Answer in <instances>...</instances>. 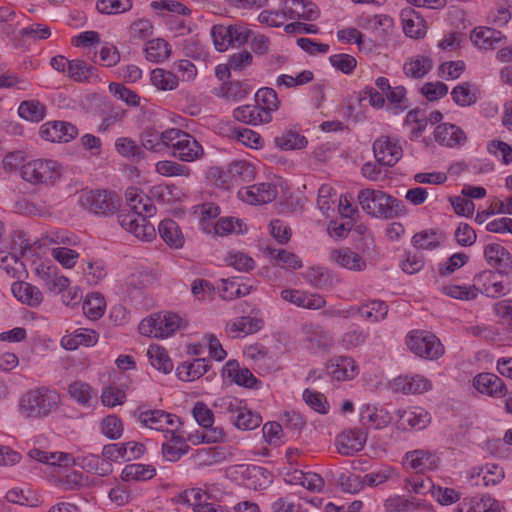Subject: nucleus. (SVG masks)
<instances>
[{
	"mask_svg": "<svg viewBox=\"0 0 512 512\" xmlns=\"http://www.w3.org/2000/svg\"><path fill=\"white\" fill-rule=\"evenodd\" d=\"M357 200L362 210L375 218L392 219L405 212L401 200L381 190L362 189L358 192Z\"/></svg>",
	"mask_w": 512,
	"mask_h": 512,
	"instance_id": "f257e3e1",
	"label": "nucleus"
},
{
	"mask_svg": "<svg viewBox=\"0 0 512 512\" xmlns=\"http://www.w3.org/2000/svg\"><path fill=\"white\" fill-rule=\"evenodd\" d=\"M60 403V394L49 387L42 386L24 393L19 401V410L26 418L42 419L56 410Z\"/></svg>",
	"mask_w": 512,
	"mask_h": 512,
	"instance_id": "f03ea898",
	"label": "nucleus"
},
{
	"mask_svg": "<svg viewBox=\"0 0 512 512\" xmlns=\"http://www.w3.org/2000/svg\"><path fill=\"white\" fill-rule=\"evenodd\" d=\"M22 178L32 185H53L62 176V166L52 159H34L21 166Z\"/></svg>",
	"mask_w": 512,
	"mask_h": 512,
	"instance_id": "7ed1b4c3",
	"label": "nucleus"
},
{
	"mask_svg": "<svg viewBox=\"0 0 512 512\" xmlns=\"http://www.w3.org/2000/svg\"><path fill=\"white\" fill-rule=\"evenodd\" d=\"M182 319L177 314L166 312L150 315L139 324V332L143 336L167 338L181 326Z\"/></svg>",
	"mask_w": 512,
	"mask_h": 512,
	"instance_id": "20e7f679",
	"label": "nucleus"
},
{
	"mask_svg": "<svg viewBox=\"0 0 512 512\" xmlns=\"http://www.w3.org/2000/svg\"><path fill=\"white\" fill-rule=\"evenodd\" d=\"M406 344L412 353L424 359L435 360L444 354L440 340L428 331H411L406 336Z\"/></svg>",
	"mask_w": 512,
	"mask_h": 512,
	"instance_id": "39448f33",
	"label": "nucleus"
},
{
	"mask_svg": "<svg viewBox=\"0 0 512 512\" xmlns=\"http://www.w3.org/2000/svg\"><path fill=\"white\" fill-rule=\"evenodd\" d=\"M79 205L94 214L108 215L119 206V196L107 190L82 191L78 198Z\"/></svg>",
	"mask_w": 512,
	"mask_h": 512,
	"instance_id": "423d86ee",
	"label": "nucleus"
},
{
	"mask_svg": "<svg viewBox=\"0 0 512 512\" xmlns=\"http://www.w3.org/2000/svg\"><path fill=\"white\" fill-rule=\"evenodd\" d=\"M171 154L183 162H194L204 155L202 145L189 133L174 129L170 144Z\"/></svg>",
	"mask_w": 512,
	"mask_h": 512,
	"instance_id": "0eeeda50",
	"label": "nucleus"
},
{
	"mask_svg": "<svg viewBox=\"0 0 512 512\" xmlns=\"http://www.w3.org/2000/svg\"><path fill=\"white\" fill-rule=\"evenodd\" d=\"M146 215L137 213H125L120 211L117 215L118 223L123 229L133 234L142 241H151L156 236L153 224L147 220Z\"/></svg>",
	"mask_w": 512,
	"mask_h": 512,
	"instance_id": "6e6552de",
	"label": "nucleus"
},
{
	"mask_svg": "<svg viewBox=\"0 0 512 512\" xmlns=\"http://www.w3.org/2000/svg\"><path fill=\"white\" fill-rule=\"evenodd\" d=\"M35 274L44 289L53 295L64 292L70 285L69 279L62 275L54 265L41 263L36 267Z\"/></svg>",
	"mask_w": 512,
	"mask_h": 512,
	"instance_id": "1a4fd4ad",
	"label": "nucleus"
},
{
	"mask_svg": "<svg viewBox=\"0 0 512 512\" xmlns=\"http://www.w3.org/2000/svg\"><path fill=\"white\" fill-rule=\"evenodd\" d=\"M403 461L416 473H426L436 470L441 460L437 451L422 448L406 452Z\"/></svg>",
	"mask_w": 512,
	"mask_h": 512,
	"instance_id": "9d476101",
	"label": "nucleus"
},
{
	"mask_svg": "<svg viewBox=\"0 0 512 512\" xmlns=\"http://www.w3.org/2000/svg\"><path fill=\"white\" fill-rule=\"evenodd\" d=\"M374 156L380 165L394 166L402 157L399 141L389 136H380L373 143Z\"/></svg>",
	"mask_w": 512,
	"mask_h": 512,
	"instance_id": "9b49d317",
	"label": "nucleus"
},
{
	"mask_svg": "<svg viewBox=\"0 0 512 512\" xmlns=\"http://www.w3.org/2000/svg\"><path fill=\"white\" fill-rule=\"evenodd\" d=\"M503 273L490 270L483 271L474 277V285L480 287V292L491 298L508 293V282L504 281Z\"/></svg>",
	"mask_w": 512,
	"mask_h": 512,
	"instance_id": "f8f14e48",
	"label": "nucleus"
},
{
	"mask_svg": "<svg viewBox=\"0 0 512 512\" xmlns=\"http://www.w3.org/2000/svg\"><path fill=\"white\" fill-rule=\"evenodd\" d=\"M139 421L145 427L162 431L166 434L171 428L181 427L182 423L178 416L167 413L163 410H146L139 414Z\"/></svg>",
	"mask_w": 512,
	"mask_h": 512,
	"instance_id": "ddd939ff",
	"label": "nucleus"
},
{
	"mask_svg": "<svg viewBox=\"0 0 512 512\" xmlns=\"http://www.w3.org/2000/svg\"><path fill=\"white\" fill-rule=\"evenodd\" d=\"M302 341L309 350H328L333 345V339L324 328L316 323L305 322L301 326Z\"/></svg>",
	"mask_w": 512,
	"mask_h": 512,
	"instance_id": "4468645a",
	"label": "nucleus"
},
{
	"mask_svg": "<svg viewBox=\"0 0 512 512\" xmlns=\"http://www.w3.org/2000/svg\"><path fill=\"white\" fill-rule=\"evenodd\" d=\"M384 508L387 512H431L432 505L416 496L395 494L384 501Z\"/></svg>",
	"mask_w": 512,
	"mask_h": 512,
	"instance_id": "2eb2a0df",
	"label": "nucleus"
},
{
	"mask_svg": "<svg viewBox=\"0 0 512 512\" xmlns=\"http://www.w3.org/2000/svg\"><path fill=\"white\" fill-rule=\"evenodd\" d=\"M166 442L162 444V454L170 462L178 461L188 452L185 433L181 427L171 428L164 434Z\"/></svg>",
	"mask_w": 512,
	"mask_h": 512,
	"instance_id": "dca6fc26",
	"label": "nucleus"
},
{
	"mask_svg": "<svg viewBox=\"0 0 512 512\" xmlns=\"http://www.w3.org/2000/svg\"><path fill=\"white\" fill-rule=\"evenodd\" d=\"M277 196V189L270 183L254 184L238 191V197L251 205H262L272 202Z\"/></svg>",
	"mask_w": 512,
	"mask_h": 512,
	"instance_id": "f3484780",
	"label": "nucleus"
},
{
	"mask_svg": "<svg viewBox=\"0 0 512 512\" xmlns=\"http://www.w3.org/2000/svg\"><path fill=\"white\" fill-rule=\"evenodd\" d=\"M281 5L291 20L314 21L320 11L312 0H282Z\"/></svg>",
	"mask_w": 512,
	"mask_h": 512,
	"instance_id": "a211bd4d",
	"label": "nucleus"
},
{
	"mask_svg": "<svg viewBox=\"0 0 512 512\" xmlns=\"http://www.w3.org/2000/svg\"><path fill=\"white\" fill-rule=\"evenodd\" d=\"M367 433L360 428L343 431L336 438L337 450L340 454L350 456L364 448Z\"/></svg>",
	"mask_w": 512,
	"mask_h": 512,
	"instance_id": "6ab92c4d",
	"label": "nucleus"
},
{
	"mask_svg": "<svg viewBox=\"0 0 512 512\" xmlns=\"http://www.w3.org/2000/svg\"><path fill=\"white\" fill-rule=\"evenodd\" d=\"M78 134L77 128L64 121L47 122L40 128V135L50 142H69Z\"/></svg>",
	"mask_w": 512,
	"mask_h": 512,
	"instance_id": "aec40b11",
	"label": "nucleus"
},
{
	"mask_svg": "<svg viewBox=\"0 0 512 512\" xmlns=\"http://www.w3.org/2000/svg\"><path fill=\"white\" fill-rule=\"evenodd\" d=\"M281 298L298 307L310 310H318L326 305V300L322 295L296 289L282 290Z\"/></svg>",
	"mask_w": 512,
	"mask_h": 512,
	"instance_id": "412c9836",
	"label": "nucleus"
},
{
	"mask_svg": "<svg viewBox=\"0 0 512 512\" xmlns=\"http://www.w3.org/2000/svg\"><path fill=\"white\" fill-rule=\"evenodd\" d=\"M484 257L488 264L495 267L500 273H512V255L498 243H489L484 247Z\"/></svg>",
	"mask_w": 512,
	"mask_h": 512,
	"instance_id": "4be33fe9",
	"label": "nucleus"
},
{
	"mask_svg": "<svg viewBox=\"0 0 512 512\" xmlns=\"http://www.w3.org/2000/svg\"><path fill=\"white\" fill-rule=\"evenodd\" d=\"M223 375L239 386L252 389H258L261 386V381L248 368L240 366L235 360H229L225 364Z\"/></svg>",
	"mask_w": 512,
	"mask_h": 512,
	"instance_id": "5701e85b",
	"label": "nucleus"
},
{
	"mask_svg": "<svg viewBox=\"0 0 512 512\" xmlns=\"http://www.w3.org/2000/svg\"><path fill=\"white\" fill-rule=\"evenodd\" d=\"M327 370L332 379L337 381H348L358 374L356 362L349 356L333 357L328 362Z\"/></svg>",
	"mask_w": 512,
	"mask_h": 512,
	"instance_id": "b1692460",
	"label": "nucleus"
},
{
	"mask_svg": "<svg viewBox=\"0 0 512 512\" xmlns=\"http://www.w3.org/2000/svg\"><path fill=\"white\" fill-rule=\"evenodd\" d=\"M330 260L344 269L356 272L364 271L367 267L365 259L348 247L333 249Z\"/></svg>",
	"mask_w": 512,
	"mask_h": 512,
	"instance_id": "393cba45",
	"label": "nucleus"
},
{
	"mask_svg": "<svg viewBox=\"0 0 512 512\" xmlns=\"http://www.w3.org/2000/svg\"><path fill=\"white\" fill-rule=\"evenodd\" d=\"M399 418V425L403 428L422 430L431 422V415L422 407L399 409L396 412Z\"/></svg>",
	"mask_w": 512,
	"mask_h": 512,
	"instance_id": "a878e982",
	"label": "nucleus"
},
{
	"mask_svg": "<svg viewBox=\"0 0 512 512\" xmlns=\"http://www.w3.org/2000/svg\"><path fill=\"white\" fill-rule=\"evenodd\" d=\"M435 141L446 147H457L466 143L465 132L458 126L450 123L438 125L434 130Z\"/></svg>",
	"mask_w": 512,
	"mask_h": 512,
	"instance_id": "bb28decb",
	"label": "nucleus"
},
{
	"mask_svg": "<svg viewBox=\"0 0 512 512\" xmlns=\"http://www.w3.org/2000/svg\"><path fill=\"white\" fill-rule=\"evenodd\" d=\"M125 199L131 208L130 211H125V213H137L146 216H153L156 213V207L151 198L136 187L126 189Z\"/></svg>",
	"mask_w": 512,
	"mask_h": 512,
	"instance_id": "cd10ccee",
	"label": "nucleus"
},
{
	"mask_svg": "<svg viewBox=\"0 0 512 512\" xmlns=\"http://www.w3.org/2000/svg\"><path fill=\"white\" fill-rule=\"evenodd\" d=\"M393 387L404 394H421L431 390L432 383L422 375H404L394 379Z\"/></svg>",
	"mask_w": 512,
	"mask_h": 512,
	"instance_id": "c85d7f7f",
	"label": "nucleus"
},
{
	"mask_svg": "<svg viewBox=\"0 0 512 512\" xmlns=\"http://www.w3.org/2000/svg\"><path fill=\"white\" fill-rule=\"evenodd\" d=\"M475 389L491 397L499 398L506 394L503 380L492 373H480L473 380Z\"/></svg>",
	"mask_w": 512,
	"mask_h": 512,
	"instance_id": "c756f323",
	"label": "nucleus"
},
{
	"mask_svg": "<svg viewBox=\"0 0 512 512\" xmlns=\"http://www.w3.org/2000/svg\"><path fill=\"white\" fill-rule=\"evenodd\" d=\"M360 422L365 428L382 429L391 422V416L383 408L365 404L360 409Z\"/></svg>",
	"mask_w": 512,
	"mask_h": 512,
	"instance_id": "7c9ffc66",
	"label": "nucleus"
},
{
	"mask_svg": "<svg viewBox=\"0 0 512 512\" xmlns=\"http://www.w3.org/2000/svg\"><path fill=\"white\" fill-rule=\"evenodd\" d=\"M263 327V321L257 317L242 316L226 324V333L232 338L255 333Z\"/></svg>",
	"mask_w": 512,
	"mask_h": 512,
	"instance_id": "2f4dec72",
	"label": "nucleus"
},
{
	"mask_svg": "<svg viewBox=\"0 0 512 512\" xmlns=\"http://www.w3.org/2000/svg\"><path fill=\"white\" fill-rule=\"evenodd\" d=\"M401 20L404 33L414 39L422 38L426 33L424 18L414 9L408 7L401 11Z\"/></svg>",
	"mask_w": 512,
	"mask_h": 512,
	"instance_id": "473e14b6",
	"label": "nucleus"
},
{
	"mask_svg": "<svg viewBox=\"0 0 512 512\" xmlns=\"http://www.w3.org/2000/svg\"><path fill=\"white\" fill-rule=\"evenodd\" d=\"M175 128L166 129L163 132L156 130H146L142 133L141 142L142 146L152 152H161L165 148L170 149L172 136L174 135Z\"/></svg>",
	"mask_w": 512,
	"mask_h": 512,
	"instance_id": "72a5a7b5",
	"label": "nucleus"
},
{
	"mask_svg": "<svg viewBox=\"0 0 512 512\" xmlns=\"http://www.w3.org/2000/svg\"><path fill=\"white\" fill-rule=\"evenodd\" d=\"M388 313V305L384 301L371 300L360 306H353V316L358 314L362 320L377 323L384 320Z\"/></svg>",
	"mask_w": 512,
	"mask_h": 512,
	"instance_id": "f704fd0d",
	"label": "nucleus"
},
{
	"mask_svg": "<svg viewBox=\"0 0 512 512\" xmlns=\"http://www.w3.org/2000/svg\"><path fill=\"white\" fill-rule=\"evenodd\" d=\"M233 116L237 121L254 126L269 123L272 120V115L263 111L257 104L239 106L234 109Z\"/></svg>",
	"mask_w": 512,
	"mask_h": 512,
	"instance_id": "c9c22d12",
	"label": "nucleus"
},
{
	"mask_svg": "<svg viewBox=\"0 0 512 512\" xmlns=\"http://www.w3.org/2000/svg\"><path fill=\"white\" fill-rule=\"evenodd\" d=\"M433 60L429 55L417 54L407 58L403 65L404 74L412 79L424 78L432 69Z\"/></svg>",
	"mask_w": 512,
	"mask_h": 512,
	"instance_id": "e433bc0d",
	"label": "nucleus"
},
{
	"mask_svg": "<svg viewBox=\"0 0 512 512\" xmlns=\"http://www.w3.org/2000/svg\"><path fill=\"white\" fill-rule=\"evenodd\" d=\"M11 291L20 302L30 307H38L43 302V294L40 289L30 283L14 282Z\"/></svg>",
	"mask_w": 512,
	"mask_h": 512,
	"instance_id": "4c0bfd02",
	"label": "nucleus"
},
{
	"mask_svg": "<svg viewBox=\"0 0 512 512\" xmlns=\"http://www.w3.org/2000/svg\"><path fill=\"white\" fill-rule=\"evenodd\" d=\"M471 41L479 49L490 50L505 39L502 32L489 27H476L470 35Z\"/></svg>",
	"mask_w": 512,
	"mask_h": 512,
	"instance_id": "58836bf2",
	"label": "nucleus"
},
{
	"mask_svg": "<svg viewBox=\"0 0 512 512\" xmlns=\"http://www.w3.org/2000/svg\"><path fill=\"white\" fill-rule=\"evenodd\" d=\"M209 368L208 360L197 358L191 362L181 363L176 369V374L181 381L190 382L202 377Z\"/></svg>",
	"mask_w": 512,
	"mask_h": 512,
	"instance_id": "ea45409f",
	"label": "nucleus"
},
{
	"mask_svg": "<svg viewBox=\"0 0 512 512\" xmlns=\"http://www.w3.org/2000/svg\"><path fill=\"white\" fill-rule=\"evenodd\" d=\"M158 231L163 241L172 248H181L184 236L178 224L172 219H164L159 223Z\"/></svg>",
	"mask_w": 512,
	"mask_h": 512,
	"instance_id": "a19ab883",
	"label": "nucleus"
},
{
	"mask_svg": "<svg viewBox=\"0 0 512 512\" xmlns=\"http://www.w3.org/2000/svg\"><path fill=\"white\" fill-rule=\"evenodd\" d=\"M68 394L79 405L91 407L97 396L90 384L83 381H74L68 386Z\"/></svg>",
	"mask_w": 512,
	"mask_h": 512,
	"instance_id": "79ce46f5",
	"label": "nucleus"
},
{
	"mask_svg": "<svg viewBox=\"0 0 512 512\" xmlns=\"http://www.w3.org/2000/svg\"><path fill=\"white\" fill-rule=\"evenodd\" d=\"M28 454L30 458L49 465L68 467L72 465V462H74V457L71 454L65 452H47L33 448L29 451Z\"/></svg>",
	"mask_w": 512,
	"mask_h": 512,
	"instance_id": "37998d69",
	"label": "nucleus"
},
{
	"mask_svg": "<svg viewBox=\"0 0 512 512\" xmlns=\"http://www.w3.org/2000/svg\"><path fill=\"white\" fill-rule=\"evenodd\" d=\"M156 475V469L152 465L140 463L126 465L121 473L123 481H146Z\"/></svg>",
	"mask_w": 512,
	"mask_h": 512,
	"instance_id": "c03bdc74",
	"label": "nucleus"
},
{
	"mask_svg": "<svg viewBox=\"0 0 512 512\" xmlns=\"http://www.w3.org/2000/svg\"><path fill=\"white\" fill-rule=\"evenodd\" d=\"M477 91L474 85L469 82H462L452 89L451 97L457 105L467 107L476 103L478 99Z\"/></svg>",
	"mask_w": 512,
	"mask_h": 512,
	"instance_id": "a18cd8bd",
	"label": "nucleus"
},
{
	"mask_svg": "<svg viewBox=\"0 0 512 512\" xmlns=\"http://www.w3.org/2000/svg\"><path fill=\"white\" fill-rule=\"evenodd\" d=\"M171 53L170 45L164 39H152L146 43V59L153 63L163 62L168 59Z\"/></svg>",
	"mask_w": 512,
	"mask_h": 512,
	"instance_id": "49530a36",
	"label": "nucleus"
},
{
	"mask_svg": "<svg viewBox=\"0 0 512 512\" xmlns=\"http://www.w3.org/2000/svg\"><path fill=\"white\" fill-rule=\"evenodd\" d=\"M147 356L150 364L158 371L168 374L173 370V363L164 348L158 345H150Z\"/></svg>",
	"mask_w": 512,
	"mask_h": 512,
	"instance_id": "de8ad7c7",
	"label": "nucleus"
},
{
	"mask_svg": "<svg viewBox=\"0 0 512 512\" xmlns=\"http://www.w3.org/2000/svg\"><path fill=\"white\" fill-rule=\"evenodd\" d=\"M18 114L25 120L39 122L43 120L46 115V107L37 100L23 101L19 105Z\"/></svg>",
	"mask_w": 512,
	"mask_h": 512,
	"instance_id": "09e8293b",
	"label": "nucleus"
},
{
	"mask_svg": "<svg viewBox=\"0 0 512 512\" xmlns=\"http://www.w3.org/2000/svg\"><path fill=\"white\" fill-rule=\"evenodd\" d=\"M105 308V299L99 293L88 294L82 306L84 314L92 320H97L102 317L105 312Z\"/></svg>",
	"mask_w": 512,
	"mask_h": 512,
	"instance_id": "8fccbe9b",
	"label": "nucleus"
},
{
	"mask_svg": "<svg viewBox=\"0 0 512 512\" xmlns=\"http://www.w3.org/2000/svg\"><path fill=\"white\" fill-rule=\"evenodd\" d=\"M151 82L159 90H174L179 83V77L173 72L156 68L151 72Z\"/></svg>",
	"mask_w": 512,
	"mask_h": 512,
	"instance_id": "3c124183",
	"label": "nucleus"
},
{
	"mask_svg": "<svg viewBox=\"0 0 512 512\" xmlns=\"http://www.w3.org/2000/svg\"><path fill=\"white\" fill-rule=\"evenodd\" d=\"M100 432L110 440H118L124 432L123 422L115 414L108 415L100 423Z\"/></svg>",
	"mask_w": 512,
	"mask_h": 512,
	"instance_id": "603ef678",
	"label": "nucleus"
},
{
	"mask_svg": "<svg viewBox=\"0 0 512 512\" xmlns=\"http://www.w3.org/2000/svg\"><path fill=\"white\" fill-rule=\"evenodd\" d=\"M155 170L158 174L165 177H189L191 169L183 164L171 160L158 161L155 165Z\"/></svg>",
	"mask_w": 512,
	"mask_h": 512,
	"instance_id": "864d4df0",
	"label": "nucleus"
},
{
	"mask_svg": "<svg viewBox=\"0 0 512 512\" xmlns=\"http://www.w3.org/2000/svg\"><path fill=\"white\" fill-rule=\"evenodd\" d=\"M255 102L263 111L271 114L279 107V100L274 89L263 87L260 88L255 95Z\"/></svg>",
	"mask_w": 512,
	"mask_h": 512,
	"instance_id": "5fc2aeb1",
	"label": "nucleus"
},
{
	"mask_svg": "<svg viewBox=\"0 0 512 512\" xmlns=\"http://www.w3.org/2000/svg\"><path fill=\"white\" fill-rule=\"evenodd\" d=\"M115 149L118 154L128 159L140 160L144 158L142 148L135 141L127 137L118 138L115 142Z\"/></svg>",
	"mask_w": 512,
	"mask_h": 512,
	"instance_id": "6e6d98bb",
	"label": "nucleus"
},
{
	"mask_svg": "<svg viewBox=\"0 0 512 512\" xmlns=\"http://www.w3.org/2000/svg\"><path fill=\"white\" fill-rule=\"evenodd\" d=\"M232 421L236 428L245 431L254 430L259 427L262 422V418L258 413H255L244 406L243 411H240V413L236 415Z\"/></svg>",
	"mask_w": 512,
	"mask_h": 512,
	"instance_id": "4d7b16f0",
	"label": "nucleus"
},
{
	"mask_svg": "<svg viewBox=\"0 0 512 512\" xmlns=\"http://www.w3.org/2000/svg\"><path fill=\"white\" fill-rule=\"evenodd\" d=\"M268 250L273 260L282 268L296 270L302 267V261L296 254L283 249Z\"/></svg>",
	"mask_w": 512,
	"mask_h": 512,
	"instance_id": "13d9d810",
	"label": "nucleus"
},
{
	"mask_svg": "<svg viewBox=\"0 0 512 512\" xmlns=\"http://www.w3.org/2000/svg\"><path fill=\"white\" fill-rule=\"evenodd\" d=\"M303 400L312 410L317 413L327 414L329 412L330 405L327 401V398L320 392L305 389L303 391Z\"/></svg>",
	"mask_w": 512,
	"mask_h": 512,
	"instance_id": "bf43d9fd",
	"label": "nucleus"
},
{
	"mask_svg": "<svg viewBox=\"0 0 512 512\" xmlns=\"http://www.w3.org/2000/svg\"><path fill=\"white\" fill-rule=\"evenodd\" d=\"M96 8L101 14H120L132 8L131 0H98Z\"/></svg>",
	"mask_w": 512,
	"mask_h": 512,
	"instance_id": "052dcab7",
	"label": "nucleus"
},
{
	"mask_svg": "<svg viewBox=\"0 0 512 512\" xmlns=\"http://www.w3.org/2000/svg\"><path fill=\"white\" fill-rule=\"evenodd\" d=\"M504 469L494 463H487L479 468L478 476L482 478L484 485H496L504 479Z\"/></svg>",
	"mask_w": 512,
	"mask_h": 512,
	"instance_id": "680f3d73",
	"label": "nucleus"
},
{
	"mask_svg": "<svg viewBox=\"0 0 512 512\" xmlns=\"http://www.w3.org/2000/svg\"><path fill=\"white\" fill-rule=\"evenodd\" d=\"M276 143L282 150H294L304 148L307 140L297 132L286 131L276 138Z\"/></svg>",
	"mask_w": 512,
	"mask_h": 512,
	"instance_id": "e2e57ef3",
	"label": "nucleus"
},
{
	"mask_svg": "<svg viewBox=\"0 0 512 512\" xmlns=\"http://www.w3.org/2000/svg\"><path fill=\"white\" fill-rule=\"evenodd\" d=\"M211 36L214 46L219 52L226 51L229 46L233 45L231 30L228 26L214 25L211 29Z\"/></svg>",
	"mask_w": 512,
	"mask_h": 512,
	"instance_id": "0e129e2a",
	"label": "nucleus"
},
{
	"mask_svg": "<svg viewBox=\"0 0 512 512\" xmlns=\"http://www.w3.org/2000/svg\"><path fill=\"white\" fill-rule=\"evenodd\" d=\"M94 68L87 65L83 60H71L67 75L77 82H85L92 76Z\"/></svg>",
	"mask_w": 512,
	"mask_h": 512,
	"instance_id": "69168bd1",
	"label": "nucleus"
},
{
	"mask_svg": "<svg viewBox=\"0 0 512 512\" xmlns=\"http://www.w3.org/2000/svg\"><path fill=\"white\" fill-rule=\"evenodd\" d=\"M223 89L224 97L233 101H240L252 92V87L248 83L239 80L231 81Z\"/></svg>",
	"mask_w": 512,
	"mask_h": 512,
	"instance_id": "338daca9",
	"label": "nucleus"
},
{
	"mask_svg": "<svg viewBox=\"0 0 512 512\" xmlns=\"http://www.w3.org/2000/svg\"><path fill=\"white\" fill-rule=\"evenodd\" d=\"M109 91L115 98L122 100L128 106L136 107L140 104L139 95L121 83H111L109 85Z\"/></svg>",
	"mask_w": 512,
	"mask_h": 512,
	"instance_id": "774afa93",
	"label": "nucleus"
}]
</instances>
